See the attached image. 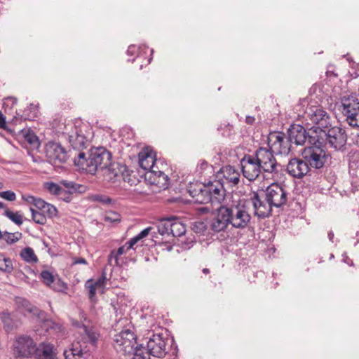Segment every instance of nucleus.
I'll return each mask as SVG.
<instances>
[{
  "label": "nucleus",
  "instance_id": "f704fd0d",
  "mask_svg": "<svg viewBox=\"0 0 359 359\" xmlns=\"http://www.w3.org/2000/svg\"><path fill=\"white\" fill-rule=\"evenodd\" d=\"M148 51V47L143 45L138 48H137L135 45H131L128 47L127 50V54L128 55H133L135 53H137V58L140 59L141 57H143L144 54H147V52Z\"/></svg>",
  "mask_w": 359,
  "mask_h": 359
},
{
  "label": "nucleus",
  "instance_id": "c03bdc74",
  "mask_svg": "<svg viewBox=\"0 0 359 359\" xmlns=\"http://www.w3.org/2000/svg\"><path fill=\"white\" fill-rule=\"evenodd\" d=\"M40 277L42 281L47 285H50L54 281V277L53 274L50 271L46 270L43 271L41 273Z\"/></svg>",
  "mask_w": 359,
  "mask_h": 359
},
{
  "label": "nucleus",
  "instance_id": "603ef678",
  "mask_svg": "<svg viewBox=\"0 0 359 359\" xmlns=\"http://www.w3.org/2000/svg\"><path fill=\"white\" fill-rule=\"evenodd\" d=\"M22 198L27 203L32 204L33 205H34L35 201L36 200V197H34L32 195H22Z\"/></svg>",
  "mask_w": 359,
  "mask_h": 359
},
{
  "label": "nucleus",
  "instance_id": "864d4df0",
  "mask_svg": "<svg viewBox=\"0 0 359 359\" xmlns=\"http://www.w3.org/2000/svg\"><path fill=\"white\" fill-rule=\"evenodd\" d=\"M46 203H47L45 201H43V199H41L40 198H36L34 206L36 208H38L39 210L43 211Z\"/></svg>",
  "mask_w": 359,
  "mask_h": 359
},
{
  "label": "nucleus",
  "instance_id": "473e14b6",
  "mask_svg": "<svg viewBox=\"0 0 359 359\" xmlns=\"http://www.w3.org/2000/svg\"><path fill=\"white\" fill-rule=\"evenodd\" d=\"M20 256L23 260L28 263H36L38 262L37 257L34 254L33 249L29 247L24 248L20 252Z\"/></svg>",
  "mask_w": 359,
  "mask_h": 359
},
{
  "label": "nucleus",
  "instance_id": "e433bc0d",
  "mask_svg": "<svg viewBox=\"0 0 359 359\" xmlns=\"http://www.w3.org/2000/svg\"><path fill=\"white\" fill-rule=\"evenodd\" d=\"M4 238L7 244L12 245L18 242L22 238V233L20 232L9 233L4 231L3 233Z\"/></svg>",
  "mask_w": 359,
  "mask_h": 359
},
{
  "label": "nucleus",
  "instance_id": "393cba45",
  "mask_svg": "<svg viewBox=\"0 0 359 359\" xmlns=\"http://www.w3.org/2000/svg\"><path fill=\"white\" fill-rule=\"evenodd\" d=\"M60 184L62 186V189H65V196L66 194H81L86 191V187L84 185L77 184L72 181L62 180Z\"/></svg>",
  "mask_w": 359,
  "mask_h": 359
},
{
  "label": "nucleus",
  "instance_id": "a19ab883",
  "mask_svg": "<svg viewBox=\"0 0 359 359\" xmlns=\"http://www.w3.org/2000/svg\"><path fill=\"white\" fill-rule=\"evenodd\" d=\"M133 353L134 355L133 359H150V355L142 345L136 346L135 350Z\"/></svg>",
  "mask_w": 359,
  "mask_h": 359
},
{
  "label": "nucleus",
  "instance_id": "9d476101",
  "mask_svg": "<svg viewBox=\"0 0 359 359\" xmlns=\"http://www.w3.org/2000/svg\"><path fill=\"white\" fill-rule=\"evenodd\" d=\"M228 212L229 219H231L230 224L232 227L243 229L248 226L250 222L251 216L244 204L238 203L228 205Z\"/></svg>",
  "mask_w": 359,
  "mask_h": 359
},
{
  "label": "nucleus",
  "instance_id": "4be33fe9",
  "mask_svg": "<svg viewBox=\"0 0 359 359\" xmlns=\"http://www.w3.org/2000/svg\"><path fill=\"white\" fill-rule=\"evenodd\" d=\"M156 155L153 151L147 148L139 154L140 166L144 170L155 168Z\"/></svg>",
  "mask_w": 359,
  "mask_h": 359
},
{
  "label": "nucleus",
  "instance_id": "49530a36",
  "mask_svg": "<svg viewBox=\"0 0 359 359\" xmlns=\"http://www.w3.org/2000/svg\"><path fill=\"white\" fill-rule=\"evenodd\" d=\"M42 212L43 213H46L49 217H53L57 214V208L54 205L48 203L45 205Z\"/></svg>",
  "mask_w": 359,
  "mask_h": 359
},
{
  "label": "nucleus",
  "instance_id": "b1692460",
  "mask_svg": "<svg viewBox=\"0 0 359 359\" xmlns=\"http://www.w3.org/2000/svg\"><path fill=\"white\" fill-rule=\"evenodd\" d=\"M205 184H191L188 189L189 195L195 200L196 203L205 204Z\"/></svg>",
  "mask_w": 359,
  "mask_h": 359
},
{
  "label": "nucleus",
  "instance_id": "a878e982",
  "mask_svg": "<svg viewBox=\"0 0 359 359\" xmlns=\"http://www.w3.org/2000/svg\"><path fill=\"white\" fill-rule=\"evenodd\" d=\"M224 177L233 185H237L240 182L239 172L231 165H226L222 168Z\"/></svg>",
  "mask_w": 359,
  "mask_h": 359
},
{
  "label": "nucleus",
  "instance_id": "f03ea898",
  "mask_svg": "<svg viewBox=\"0 0 359 359\" xmlns=\"http://www.w3.org/2000/svg\"><path fill=\"white\" fill-rule=\"evenodd\" d=\"M304 117L309 120L315 126L309 128L310 138L312 141H318L320 130L324 131L331 127V117L327 112L319 106L309 105L306 108Z\"/></svg>",
  "mask_w": 359,
  "mask_h": 359
},
{
  "label": "nucleus",
  "instance_id": "f8f14e48",
  "mask_svg": "<svg viewBox=\"0 0 359 359\" xmlns=\"http://www.w3.org/2000/svg\"><path fill=\"white\" fill-rule=\"evenodd\" d=\"M205 195V204L222 205L225 199L226 190L219 181L209 182L206 184Z\"/></svg>",
  "mask_w": 359,
  "mask_h": 359
},
{
  "label": "nucleus",
  "instance_id": "6ab92c4d",
  "mask_svg": "<svg viewBox=\"0 0 359 359\" xmlns=\"http://www.w3.org/2000/svg\"><path fill=\"white\" fill-rule=\"evenodd\" d=\"M34 351V344L31 337H18L13 344V354L16 358H28Z\"/></svg>",
  "mask_w": 359,
  "mask_h": 359
},
{
  "label": "nucleus",
  "instance_id": "680f3d73",
  "mask_svg": "<svg viewBox=\"0 0 359 359\" xmlns=\"http://www.w3.org/2000/svg\"><path fill=\"white\" fill-rule=\"evenodd\" d=\"M64 355L65 357V359H76L75 355H74L73 352L71 351L70 349L65 351Z\"/></svg>",
  "mask_w": 359,
  "mask_h": 359
},
{
  "label": "nucleus",
  "instance_id": "c756f323",
  "mask_svg": "<svg viewBox=\"0 0 359 359\" xmlns=\"http://www.w3.org/2000/svg\"><path fill=\"white\" fill-rule=\"evenodd\" d=\"M172 218L173 217H163L159 219L157 224V228L160 234H170V231L172 226Z\"/></svg>",
  "mask_w": 359,
  "mask_h": 359
},
{
  "label": "nucleus",
  "instance_id": "423d86ee",
  "mask_svg": "<svg viewBox=\"0 0 359 359\" xmlns=\"http://www.w3.org/2000/svg\"><path fill=\"white\" fill-rule=\"evenodd\" d=\"M342 114L348 124L359 128V100L355 94L344 95L341 98Z\"/></svg>",
  "mask_w": 359,
  "mask_h": 359
},
{
  "label": "nucleus",
  "instance_id": "6e6d98bb",
  "mask_svg": "<svg viewBox=\"0 0 359 359\" xmlns=\"http://www.w3.org/2000/svg\"><path fill=\"white\" fill-rule=\"evenodd\" d=\"M193 229L196 232L201 233L205 230V224L203 222L195 223Z\"/></svg>",
  "mask_w": 359,
  "mask_h": 359
},
{
  "label": "nucleus",
  "instance_id": "69168bd1",
  "mask_svg": "<svg viewBox=\"0 0 359 359\" xmlns=\"http://www.w3.org/2000/svg\"><path fill=\"white\" fill-rule=\"evenodd\" d=\"M87 264V261L83 257H79L74 259L73 264Z\"/></svg>",
  "mask_w": 359,
  "mask_h": 359
},
{
  "label": "nucleus",
  "instance_id": "4c0bfd02",
  "mask_svg": "<svg viewBox=\"0 0 359 359\" xmlns=\"http://www.w3.org/2000/svg\"><path fill=\"white\" fill-rule=\"evenodd\" d=\"M84 332L86 335L88 342H89L93 347H96L99 334L92 328H88L86 326H84Z\"/></svg>",
  "mask_w": 359,
  "mask_h": 359
},
{
  "label": "nucleus",
  "instance_id": "c85d7f7f",
  "mask_svg": "<svg viewBox=\"0 0 359 359\" xmlns=\"http://www.w3.org/2000/svg\"><path fill=\"white\" fill-rule=\"evenodd\" d=\"M186 232V226L182 223L179 218L173 217L170 234L174 237H180Z\"/></svg>",
  "mask_w": 359,
  "mask_h": 359
},
{
  "label": "nucleus",
  "instance_id": "2f4dec72",
  "mask_svg": "<svg viewBox=\"0 0 359 359\" xmlns=\"http://www.w3.org/2000/svg\"><path fill=\"white\" fill-rule=\"evenodd\" d=\"M126 251H128V250H126V247L125 245L118 248V249L116 251H114V250L111 251L109 255L108 264H107V266H108L110 269H111V267L113 266V261L114 262L115 265H118V256L126 252Z\"/></svg>",
  "mask_w": 359,
  "mask_h": 359
},
{
  "label": "nucleus",
  "instance_id": "8fccbe9b",
  "mask_svg": "<svg viewBox=\"0 0 359 359\" xmlns=\"http://www.w3.org/2000/svg\"><path fill=\"white\" fill-rule=\"evenodd\" d=\"M17 103V99L14 97H7L4 102V107H9L10 108H12L15 104Z\"/></svg>",
  "mask_w": 359,
  "mask_h": 359
},
{
  "label": "nucleus",
  "instance_id": "338daca9",
  "mask_svg": "<svg viewBox=\"0 0 359 359\" xmlns=\"http://www.w3.org/2000/svg\"><path fill=\"white\" fill-rule=\"evenodd\" d=\"M352 140L353 142L358 147H359V132L355 135L352 134Z\"/></svg>",
  "mask_w": 359,
  "mask_h": 359
},
{
  "label": "nucleus",
  "instance_id": "ea45409f",
  "mask_svg": "<svg viewBox=\"0 0 359 359\" xmlns=\"http://www.w3.org/2000/svg\"><path fill=\"white\" fill-rule=\"evenodd\" d=\"M37 106L31 104L28 109H25L23 114L20 115V118L23 120H32L36 116Z\"/></svg>",
  "mask_w": 359,
  "mask_h": 359
},
{
  "label": "nucleus",
  "instance_id": "13d9d810",
  "mask_svg": "<svg viewBox=\"0 0 359 359\" xmlns=\"http://www.w3.org/2000/svg\"><path fill=\"white\" fill-rule=\"evenodd\" d=\"M0 128L8 130L6 128V117L0 111Z\"/></svg>",
  "mask_w": 359,
  "mask_h": 359
},
{
  "label": "nucleus",
  "instance_id": "4d7b16f0",
  "mask_svg": "<svg viewBox=\"0 0 359 359\" xmlns=\"http://www.w3.org/2000/svg\"><path fill=\"white\" fill-rule=\"evenodd\" d=\"M19 303L21 304L22 306H24L29 312L32 311V309L30 308L31 304L29 301H27L25 299H21L19 301Z\"/></svg>",
  "mask_w": 359,
  "mask_h": 359
},
{
  "label": "nucleus",
  "instance_id": "c9c22d12",
  "mask_svg": "<svg viewBox=\"0 0 359 359\" xmlns=\"http://www.w3.org/2000/svg\"><path fill=\"white\" fill-rule=\"evenodd\" d=\"M13 269L12 261L0 253V271L6 273H11Z\"/></svg>",
  "mask_w": 359,
  "mask_h": 359
},
{
  "label": "nucleus",
  "instance_id": "bb28decb",
  "mask_svg": "<svg viewBox=\"0 0 359 359\" xmlns=\"http://www.w3.org/2000/svg\"><path fill=\"white\" fill-rule=\"evenodd\" d=\"M20 135L33 149H36L40 145L39 137L30 129H22L20 132Z\"/></svg>",
  "mask_w": 359,
  "mask_h": 359
},
{
  "label": "nucleus",
  "instance_id": "dca6fc26",
  "mask_svg": "<svg viewBox=\"0 0 359 359\" xmlns=\"http://www.w3.org/2000/svg\"><path fill=\"white\" fill-rule=\"evenodd\" d=\"M286 171L291 177L297 179H302L308 175H311V172L306 161L302 158L294 157L287 163Z\"/></svg>",
  "mask_w": 359,
  "mask_h": 359
},
{
  "label": "nucleus",
  "instance_id": "774afa93",
  "mask_svg": "<svg viewBox=\"0 0 359 359\" xmlns=\"http://www.w3.org/2000/svg\"><path fill=\"white\" fill-rule=\"evenodd\" d=\"M255 121L254 116H247L245 118V123L249 125H252Z\"/></svg>",
  "mask_w": 359,
  "mask_h": 359
},
{
  "label": "nucleus",
  "instance_id": "2eb2a0df",
  "mask_svg": "<svg viewBox=\"0 0 359 359\" xmlns=\"http://www.w3.org/2000/svg\"><path fill=\"white\" fill-rule=\"evenodd\" d=\"M46 157L51 163H62L66 162L69 156H73V151L67 152L59 143L49 142L45 148Z\"/></svg>",
  "mask_w": 359,
  "mask_h": 359
},
{
  "label": "nucleus",
  "instance_id": "0e129e2a",
  "mask_svg": "<svg viewBox=\"0 0 359 359\" xmlns=\"http://www.w3.org/2000/svg\"><path fill=\"white\" fill-rule=\"evenodd\" d=\"M137 243L134 238H132L129 241H128L125 246L126 247L127 250H130L131 248H133V245H135Z\"/></svg>",
  "mask_w": 359,
  "mask_h": 359
},
{
  "label": "nucleus",
  "instance_id": "3c124183",
  "mask_svg": "<svg viewBox=\"0 0 359 359\" xmlns=\"http://www.w3.org/2000/svg\"><path fill=\"white\" fill-rule=\"evenodd\" d=\"M1 318L6 326L10 327L11 326V317L8 313H2L1 314Z\"/></svg>",
  "mask_w": 359,
  "mask_h": 359
},
{
  "label": "nucleus",
  "instance_id": "79ce46f5",
  "mask_svg": "<svg viewBox=\"0 0 359 359\" xmlns=\"http://www.w3.org/2000/svg\"><path fill=\"white\" fill-rule=\"evenodd\" d=\"M4 215L9 218L17 225H21L22 224V217L18 212H13L8 209H6Z\"/></svg>",
  "mask_w": 359,
  "mask_h": 359
},
{
  "label": "nucleus",
  "instance_id": "09e8293b",
  "mask_svg": "<svg viewBox=\"0 0 359 359\" xmlns=\"http://www.w3.org/2000/svg\"><path fill=\"white\" fill-rule=\"evenodd\" d=\"M95 200L97 201H100L104 204H110L112 202V200L104 195H96L95 196Z\"/></svg>",
  "mask_w": 359,
  "mask_h": 359
},
{
  "label": "nucleus",
  "instance_id": "a211bd4d",
  "mask_svg": "<svg viewBox=\"0 0 359 359\" xmlns=\"http://www.w3.org/2000/svg\"><path fill=\"white\" fill-rule=\"evenodd\" d=\"M243 176L249 181L255 180L263 172L252 154H246L241 161Z\"/></svg>",
  "mask_w": 359,
  "mask_h": 359
},
{
  "label": "nucleus",
  "instance_id": "58836bf2",
  "mask_svg": "<svg viewBox=\"0 0 359 359\" xmlns=\"http://www.w3.org/2000/svg\"><path fill=\"white\" fill-rule=\"evenodd\" d=\"M33 221L38 224L43 225L46 223V217L43 212L35 210L33 208H30Z\"/></svg>",
  "mask_w": 359,
  "mask_h": 359
},
{
  "label": "nucleus",
  "instance_id": "5701e85b",
  "mask_svg": "<svg viewBox=\"0 0 359 359\" xmlns=\"http://www.w3.org/2000/svg\"><path fill=\"white\" fill-rule=\"evenodd\" d=\"M146 178L151 184L161 185V187H167L168 185L169 178L163 172L155 168L150 169L146 174Z\"/></svg>",
  "mask_w": 359,
  "mask_h": 359
},
{
  "label": "nucleus",
  "instance_id": "9b49d317",
  "mask_svg": "<svg viewBox=\"0 0 359 359\" xmlns=\"http://www.w3.org/2000/svg\"><path fill=\"white\" fill-rule=\"evenodd\" d=\"M268 144L273 153L281 155H288L291 151L292 142L285 134L274 131L269 133Z\"/></svg>",
  "mask_w": 359,
  "mask_h": 359
},
{
  "label": "nucleus",
  "instance_id": "cd10ccee",
  "mask_svg": "<svg viewBox=\"0 0 359 359\" xmlns=\"http://www.w3.org/2000/svg\"><path fill=\"white\" fill-rule=\"evenodd\" d=\"M44 188L51 194L60 196L64 201L67 202H69L71 201V198L69 196L63 197L65 193V189H62L60 185L52 182H48L44 184Z\"/></svg>",
  "mask_w": 359,
  "mask_h": 359
},
{
  "label": "nucleus",
  "instance_id": "e2e57ef3",
  "mask_svg": "<svg viewBox=\"0 0 359 359\" xmlns=\"http://www.w3.org/2000/svg\"><path fill=\"white\" fill-rule=\"evenodd\" d=\"M137 243L134 238H132L129 241H128L125 246L126 247L127 250H130L131 248H133V245H135Z\"/></svg>",
  "mask_w": 359,
  "mask_h": 359
},
{
  "label": "nucleus",
  "instance_id": "6e6552de",
  "mask_svg": "<svg viewBox=\"0 0 359 359\" xmlns=\"http://www.w3.org/2000/svg\"><path fill=\"white\" fill-rule=\"evenodd\" d=\"M114 341V348L123 355L131 354L135 350L136 335L130 329H126L116 334Z\"/></svg>",
  "mask_w": 359,
  "mask_h": 359
},
{
  "label": "nucleus",
  "instance_id": "052dcab7",
  "mask_svg": "<svg viewBox=\"0 0 359 359\" xmlns=\"http://www.w3.org/2000/svg\"><path fill=\"white\" fill-rule=\"evenodd\" d=\"M151 229H152V228L151 226L147 227V228L143 229L140 233H139L138 235L142 239L144 237H146L147 236H148V234L149 233V232L151 231Z\"/></svg>",
  "mask_w": 359,
  "mask_h": 359
},
{
  "label": "nucleus",
  "instance_id": "20e7f679",
  "mask_svg": "<svg viewBox=\"0 0 359 359\" xmlns=\"http://www.w3.org/2000/svg\"><path fill=\"white\" fill-rule=\"evenodd\" d=\"M66 130L68 135L69 142L73 149L80 150L86 148L88 144V137L86 132L88 126L81 121H76L74 123H68L66 126Z\"/></svg>",
  "mask_w": 359,
  "mask_h": 359
},
{
  "label": "nucleus",
  "instance_id": "f3484780",
  "mask_svg": "<svg viewBox=\"0 0 359 359\" xmlns=\"http://www.w3.org/2000/svg\"><path fill=\"white\" fill-rule=\"evenodd\" d=\"M145 351L154 357L162 358L168 353L167 343L161 334H153L147 344Z\"/></svg>",
  "mask_w": 359,
  "mask_h": 359
},
{
  "label": "nucleus",
  "instance_id": "7ed1b4c3",
  "mask_svg": "<svg viewBox=\"0 0 359 359\" xmlns=\"http://www.w3.org/2000/svg\"><path fill=\"white\" fill-rule=\"evenodd\" d=\"M327 141L330 147L336 151H341L345 148L347 141V135L345 130L340 127H330L324 131L320 130V135H318V144H323Z\"/></svg>",
  "mask_w": 359,
  "mask_h": 359
},
{
  "label": "nucleus",
  "instance_id": "72a5a7b5",
  "mask_svg": "<svg viewBox=\"0 0 359 359\" xmlns=\"http://www.w3.org/2000/svg\"><path fill=\"white\" fill-rule=\"evenodd\" d=\"M70 350L73 352L76 359H85L86 355H87L89 351V350H86V348H82L79 341L74 342Z\"/></svg>",
  "mask_w": 359,
  "mask_h": 359
},
{
  "label": "nucleus",
  "instance_id": "de8ad7c7",
  "mask_svg": "<svg viewBox=\"0 0 359 359\" xmlns=\"http://www.w3.org/2000/svg\"><path fill=\"white\" fill-rule=\"evenodd\" d=\"M0 197L9 201H14L16 199V195L12 191H4L0 192Z\"/></svg>",
  "mask_w": 359,
  "mask_h": 359
},
{
  "label": "nucleus",
  "instance_id": "a18cd8bd",
  "mask_svg": "<svg viewBox=\"0 0 359 359\" xmlns=\"http://www.w3.org/2000/svg\"><path fill=\"white\" fill-rule=\"evenodd\" d=\"M104 220L109 222L120 221V215L116 212L109 211L104 215Z\"/></svg>",
  "mask_w": 359,
  "mask_h": 359
},
{
  "label": "nucleus",
  "instance_id": "4468645a",
  "mask_svg": "<svg viewBox=\"0 0 359 359\" xmlns=\"http://www.w3.org/2000/svg\"><path fill=\"white\" fill-rule=\"evenodd\" d=\"M214 210L213 218L210 223V229L214 232L224 231L231 225L228 212V205H222L216 206Z\"/></svg>",
  "mask_w": 359,
  "mask_h": 359
},
{
  "label": "nucleus",
  "instance_id": "f257e3e1",
  "mask_svg": "<svg viewBox=\"0 0 359 359\" xmlns=\"http://www.w3.org/2000/svg\"><path fill=\"white\" fill-rule=\"evenodd\" d=\"M111 155L104 147L93 148L88 152V157L83 151H79L76 156H74V162L75 165L78 166L80 169L85 170L86 172L91 175H95L99 170H104L105 173L109 172V179L113 177H117L118 172L116 168L119 166L118 163H111Z\"/></svg>",
  "mask_w": 359,
  "mask_h": 359
},
{
  "label": "nucleus",
  "instance_id": "bf43d9fd",
  "mask_svg": "<svg viewBox=\"0 0 359 359\" xmlns=\"http://www.w3.org/2000/svg\"><path fill=\"white\" fill-rule=\"evenodd\" d=\"M225 128H226V133H223L222 135L224 136L230 137L231 135V134H232L233 126L230 125V124H227V125L225 126Z\"/></svg>",
  "mask_w": 359,
  "mask_h": 359
},
{
  "label": "nucleus",
  "instance_id": "aec40b11",
  "mask_svg": "<svg viewBox=\"0 0 359 359\" xmlns=\"http://www.w3.org/2000/svg\"><path fill=\"white\" fill-rule=\"evenodd\" d=\"M288 137L292 143L297 145H303L306 141L310 144H315L318 142H313L310 138L309 129L306 130L302 126L299 124L292 125L287 130Z\"/></svg>",
  "mask_w": 359,
  "mask_h": 359
},
{
  "label": "nucleus",
  "instance_id": "37998d69",
  "mask_svg": "<svg viewBox=\"0 0 359 359\" xmlns=\"http://www.w3.org/2000/svg\"><path fill=\"white\" fill-rule=\"evenodd\" d=\"M85 287L88 290V296L90 299L95 297L97 287L93 284V280L89 279L86 281Z\"/></svg>",
  "mask_w": 359,
  "mask_h": 359
},
{
  "label": "nucleus",
  "instance_id": "412c9836",
  "mask_svg": "<svg viewBox=\"0 0 359 359\" xmlns=\"http://www.w3.org/2000/svg\"><path fill=\"white\" fill-rule=\"evenodd\" d=\"M35 359H57V352L53 344L41 343L35 350Z\"/></svg>",
  "mask_w": 359,
  "mask_h": 359
},
{
  "label": "nucleus",
  "instance_id": "5fc2aeb1",
  "mask_svg": "<svg viewBox=\"0 0 359 359\" xmlns=\"http://www.w3.org/2000/svg\"><path fill=\"white\" fill-rule=\"evenodd\" d=\"M210 206H205L201 209V212L204 213H211L212 215L215 212V210L214 208L216 207V205H214L212 204H210Z\"/></svg>",
  "mask_w": 359,
  "mask_h": 359
},
{
  "label": "nucleus",
  "instance_id": "39448f33",
  "mask_svg": "<svg viewBox=\"0 0 359 359\" xmlns=\"http://www.w3.org/2000/svg\"><path fill=\"white\" fill-rule=\"evenodd\" d=\"M328 156L323 144H311L306 147L302 152V157L306 161L311 170L323 168L327 161Z\"/></svg>",
  "mask_w": 359,
  "mask_h": 359
},
{
  "label": "nucleus",
  "instance_id": "ddd939ff",
  "mask_svg": "<svg viewBox=\"0 0 359 359\" xmlns=\"http://www.w3.org/2000/svg\"><path fill=\"white\" fill-rule=\"evenodd\" d=\"M260 189L250 194V201L252 205L254 215L259 218H266L271 215L273 206L265 200V196Z\"/></svg>",
  "mask_w": 359,
  "mask_h": 359
},
{
  "label": "nucleus",
  "instance_id": "0eeeda50",
  "mask_svg": "<svg viewBox=\"0 0 359 359\" xmlns=\"http://www.w3.org/2000/svg\"><path fill=\"white\" fill-rule=\"evenodd\" d=\"M252 156L262 169L263 172L278 173V167L280 165L277 163L271 149L259 147Z\"/></svg>",
  "mask_w": 359,
  "mask_h": 359
},
{
  "label": "nucleus",
  "instance_id": "7c9ffc66",
  "mask_svg": "<svg viewBox=\"0 0 359 359\" xmlns=\"http://www.w3.org/2000/svg\"><path fill=\"white\" fill-rule=\"evenodd\" d=\"M111 269L108 266H105L101 276L96 280H93V284L97 287V289H103L106 285L107 280H109L111 276Z\"/></svg>",
  "mask_w": 359,
  "mask_h": 359
},
{
  "label": "nucleus",
  "instance_id": "1a4fd4ad",
  "mask_svg": "<svg viewBox=\"0 0 359 359\" xmlns=\"http://www.w3.org/2000/svg\"><path fill=\"white\" fill-rule=\"evenodd\" d=\"M265 196V200L269 202L273 208H281L286 204L287 192L285 189L278 183H272L266 189H260Z\"/></svg>",
  "mask_w": 359,
  "mask_h": 359
}]
</instances>
